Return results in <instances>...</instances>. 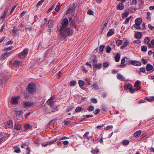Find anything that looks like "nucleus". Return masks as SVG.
<instances>
[{
  "instance_id": "obj_1",
  "label": "nucleus",
  "mask_w": 154,
  "mask_h": 154,
  "mask_svg": "<svg viewBox=\"0 0 154 154\" xmlns=\"http://www.w3.org/2000/svg\"><path fill=\"white\" fill-rule=\"evenodd\" d=\"M68 23V20L67 18L64 19L62 22V26L60 29L61 33L60 35L63 38L72 32V30L67 27Z\"/></svg>"
},
{
  "instance_id": "obj_2",
  "label": "nucleus",
  "mask_w": 154,
  "mask_h": 154,
  "mask_svg": "<svg viewBox=\"0 0 154 154\" xmlns=\"http://www.w3.org/2000/svg\"><path fill=\"white\" fill-rule=\"evenodd\" d=\"M27 89L29 93L32 94L35 91L36 86L34 83H31L28 85Z\"/></svg>"
},
{
  "instance_id": "obj_3",
  "label": "nucleus",
  "mask_w": 154,
  "mask_h": 154,
  "mask_svg": "<svg viewBox=\"0 0 154 154\" xmlns=\"http://www.w3.org/2000/svg\"><path fill=\"white\" fill-rule=\"evenodd\" d=\"M76 5L75 4H72L68 9L66 12V14H72L75 11Z\"/></svg>"
},
{
  "instance_id": "obj_4",
  "label": "nucleus",
  "mask_w": 154,
  "mask_h": 154,
  "mask_svg": "<svg viewBox=\"0 0 154 154\" xmlns=\"http://www.w3.org/2000/svg\"><path fill=\"white\" fill-rule=\"evenodd\" d=\"M57 140V139L56 138L50 141H48L47 142H45L43 143H42V146H43L44 147H45L46 146L49 145H50L53 143L55 142Z\"/></svg>"
},
{
  "instance_id": "obj_5",
  "label": "nucleus",
  "mask_w": 154,
  "mask_h": 154,
  "mask_svg": "<svg viewBox=\"0 0 154 154\" xmlns=\"http://www.w3.org/2000/svg\"><path fill=\"white\" fill-rule=\"evenodd\" d=\"M34 105L33 102L29 101H26L23 103V105L24 107H29Z\"/></svg>"
},
{
  "instance_id": "obj_6",
  "label": "nucleus",
  "mask_w": 154,
  "mask_h": 154,
  "mask_svg": "<svg viewBox=\"0 0 154 154\" xmlns=\"http://www.w3.org/2000/svg\"><path fill=\"white\" fill-rule=\"evenodd\" d=\"M128 63L134 66H140L141 64V63L140 62L135 61V60H130L128 61Z\"/></svg>"
},
{
  "instance_id": "obj_7",
  "label": "nucleus",
  "mask_w": 154,
  "mask_h": 154,
  "mask_svg": "<svg viewBox=\"0 0 154 154\" xmlns=\"http://www.w3.org/2000/svg\"><path fill=\"white\" fill-rule=\"evenodd\" d=\"M19 30V29L18 28L15 26H14L12 30V32L13 33V35L14 36H17L19 33H18L17 32Z\"/></svg>"
},
{
  "instance_id": "obj_8",
  "label": "nucleus",
  "mask_w": 154,
  "mask_h": 154,
  "mask_svg": "<svg viewBox=\"0 0 154 154\" xmlns=\"http://www.w3.org/2000/svg\"><path fill=\"white\" fill-rule=\"evenodd\" d=\"M22 63V62L20 61L16 60L13 63V66L16 67H18L20 66Z\"/></svg>"
},
{
  "instance_id": "obj_9",
  "label": "nucleus",
  "mask_w": 154,
  "mask_h": 154,
  "mask_svg": "<svg viewBox=\"0 0 154 154\" xmlns=\"http://www.w3.org/2000/svg\"><path fill=\"white\" fill-rule=\"evenodd\" d=\"M27 50L25 49L22 52L19 54V56L20 58H22V57H24L26 55H27Z\"/></svg>"
},
{
  "instance_id": "obj_10",
  "label": "nucleus",
  "mask_w": 154,
  "mask_h": 154,
  "mask_svg": "<svg viewBox=\"0 0 154 154\" xmlns=\"http://www.w3.org/2000/svg\"><path fill=\"white\" fill-rule=\"evenodd\" d=\"M18 98L16 97H12L11 101V103L13 104H16L18 101Z\"/></svg>"
},
{
  "instance_id": "obj_11",
  "label": "nucleus",
  "mask_w": 154,
  "mask_h": 154,
  "mask_svg": "<svg viewBox=\"0 0 154 154\" xmlns=\"http://www.w3.org/2000/svg\"><path fill=\"white\" fill-rule=\"evenodd\" d=\"M54 98L53 97H51L47 100V102L48 104L51 106H54Z\"/></svg>"
},
{
  "instance_id": "obj_12",
  "label": "nucleus",
  "mask_w": 154,
  "mask_h": 154,
  "mask_svg": "<svg viewBox=\"0 0 154 154\" xmlns=\"http://www.w3.org/2000/svg\"><path fill=\"white\" fill-rule=\"evenodd\" d=\"M11 52H6L4 54L2 55L1 57H0V60H4L5 58L7 57L8 56L11 54Z\"/></svg>"
},
{
  "instance_id": "obj_13",
  "label": "nucleus",
  "mask_w": 154,
  "mask_h": 154,
  "mask_svg": "<svg viewBox=\"0 0 154 154\" xmlns=\"http://www.w3.org/2000/svg\"><path fill=\"white\" fill-rule=\"evenodd\" d=\"M8 7H7L6 8L5 10L4 11L2 14V16L1 17V18L4 19L5 18L7 14V12L8 11Z\"/></svg>"
},
{
  "instance_id": "obj_14",
  "label": "nucleus",
  "mask_w": 154,
  "mask_h": 154,
  "mask_svg": "<svg viewBox=\"0 0 154 154\" xmlns=\"http://www.w3.org/2000/svg\"><path fill=\"white\" fill-rule=\"evenodd\" d=\"M142 19L140 18H137L135 21V24L137 25H140L142 23Z\"/></svg>"
},
{
  "instance_id": "obj_15",
  "label": "nucleus",
  "mask_w": 154,
  "mask_h": 154,
  "mask_svg": "<svg viewBox=\"0 0 154 154\" xmlns=\"http://www.w3.org/2000/svg\"><path fill=\"white\" fill-rule=\"evenodd\" d=\"M77 13V12L76 11L75 13H74L72 16L71 17H70L69 18V22H70L72 24H73V23H74V21H73L72 20V17H76V16Z\"/></svg>"
},
{
  "instance_id": "obj_16",
  "label": "nucleus",
  "mask_w": 154,
  "mask_h": 154,
  "mask_svg": "<svg viewBox=\"0 0 154 154\" xmlns=\"http://www.w3.org/2000/svg\"><path fill=\"white\" fill-rule=\"evenodd\" d=\"M140 83V82L139 81H136L135 83L134 87H136L137 90L139 89L140 88V86L139 85Z\"/></svg>"
},
{
  "instance_id": "obj_17",
  "label": "nucleus",
  "mask_w": 154,
  "mask_h": 154,
  "mask_svg": "<svg viewBox=\"0 0 154 154\" xmlns=\"http://www.w3.org/2000/svg\"><path fill=\"white\" fill-rule=\"evenodd\" d=\"M32 128V126L30 125L27 124L24 126V129L25 131H26L29 130V129H30Z\"/></svg>"
},
{
  "instance_id": "obj_18",
  "label": "nucleus",
  "mask_w": 154,
  "mask_h": 154,
  "mask_svg": "<svg viewBox=\"0 0 154 154\" xmlns=\"http://www.w3.org/2000/svg\"><path fill=\"white\" fill-rule=\"evenodd\" d=\"M6 125L9 128H11L13 126L12 121H9L6 123Z\"/></svg>"
},
{
  "instance_id": "obj_19",
  "label": "nucleus",
  "mask_w": 154,
  "mask_h": 154,
  "mask_svg": "<svg viewBox=\"0 0 154 154\" xmlns=\"http://www.w3.org/2000/svg\"><path fill=\"white\" fill-rule=\"evenodd\" d=\"M153 69V66L150 64H148L146 66V70L149 71L152 70Z\"/></svg>"
},
{
  "instance_id": "obj_20",
  "label": "nucleus",
  "mask_w": 154,
  "mask_h": 154,
  "mask_svg": "<svg viewBox=\"0 0 154 154\" xmlns=\"http://www.w3.org/2000/svg\"><path fill=\"white\" fill-rule=\"evenodd\" d=\"M141 132L140 131H138L135 132L134 134V137L136 138L138 137L140 135Z\"/></svg>"
},
{
  "instance_id": "obj_21",
  "label": "nucleus",
  "mask_w": 154,
  "mask_h": 154,
  "mask_svg": "<svg viewBox=\"0 0 154 154\" xmlns=\"http://www.w3.org/2000/svg\"><path fill=\"white\" fill-rule=\"evenodd\" d=\"M117 8L118 9L122 10L124 8V5L122 3H120L117 5Z\"/></svg>"
},
{
  "instance_id": "obj_22",
  "label": "nucleus",
  "mask_w": 154,
  "mask_h": 154,
  "mask_svg": "<svg viewBox=\"0 0 154 154\" xmlns=\"http://www.w3.org/2000/svg\"><path fill=\"white\" fill-rule=\"evenodd\" d=\"M129 14V12L128 11H126L123 13L122 14V18L124 19L126 18L128 16Z\"/></svg>"
},
{
  "instance_id": "obj_23",
  "label": "nucleus",
  "mask_w": 154,
  "mask_h": 154,
  "mask_svg": "<svg viewBox=\"0 0 154 154\" xmlns=\"http://www.w3.org/2000/svg\"><path fill=\"white\" fill-rule=\"evenodd\" d=\"M142 33L141 32H138L135 34L136 38L138 39H140L141 37Z\"/></svg>"
},
{
  "instance_id": "obj_24",
  "label": "nucleus",
  "mask_w": 154,
  "mask_h": 154,
  "mask_svg": "<svg viewBox=\"0 0 154 154\" xmlns=\"http://www.w3.org/2000/svg\"><path fill=\"white\" fill-rule=\"evenodd\" d=\"M150 40V38L149 37H147L145 38L144 39V43L145 44H148Z\"/></svg>"
},
{
  "instance_id": "obj_25",
  "label": "nucleus",
  "mask_w": 154,
  "mask_h": 154,
  "mask_svg": "<svg viewBox=\"0 0 154 154\" xmlns=\"http://www.w3.org/2000/svg\"><path fill=\"white\" fill-rule=\"evenodd\" d=\"M124 87L125 89H128L130 90V89L132 88V86L131 84L129 83L128 85H124Z\"/></svg>"
},
{
  "instance_id": "obj_26",
  "label": "nucleus",
  "mask_w": 154,
  "mask_h": 154,
  "mask_svg": "<svg viewBox=\"0 0 154 154\" xmlns=\"http://www.w3.org/2000/svg\"><path fill=\"white\" fill-rule=\"evenodd\" d=\"M117 77L118 79L122 81H124L125 80L124 77L119 74H118L117 75Z\"/></svg>"
},
{
  "instance_id": "obj_27",
  "label": "nucleus",
  "mask_w": 154,
  "mask_h": 154,
  "mask_svg": "<svg viewBox=\"0 0 154 154\" xmlns=\"http://www.w3.org/2000/svg\"><path fill=\"white\" fill-rule=\"evenodd\" d=\"M120 58V56L119 54H117L115 57V59L116 62H119V60Z\"/></svg>"
},
{
  "instance_id": "obj_28",
  "label": "nucleus",
  "mask_w": 154,
  "mask_h": 154,
  "mask_svg": "<svg viewBox=\"0 0 154 154\" xmlns=\"http://www.w3.org/2000/svg\"><path fill=\"white\" fill-rule=\"evenodd\" d=\"M21 128V125L20 124H16L14 126V128L15 129L19 130Z\"/></svg>"
},
{
  "instance_id": "obj_29",
  "label": "nucleus",
  "mask_w": 154,
  "mask_h": 154,
  "mask_svg": "<svg viewBox=\"0 0 154 154\" xmlns=\"http://www.w3.org/2000/svg\"><path fill=\"white\" fill-rule=\"evenodd\" d=\"M114 34V32L112 31V30L111 29H110L107 34V36H110Z\"/></svg>"
},
{
  "instance_id": "obj_30",
  "label": "nucleus",
  "mask_w": 154,
  "mask_h": 154,
  "mask_svg": "<svg viewBox=\"0 0 154 154\" xmlns=\"http://www.w3.org/2000/svg\"><path fill=\"white\" fill-rule=\"evenodd\" d=\"M53 23V21L52 20H50L48 21V27L49 28H51L52 26Z\"/></svg>"
},
{
  "instance_id": "obj_31",
  "label": "nucleus",
  "mask_w": 154,
  "mask_h": 154,
  "mask_svg": "<svg viewBox=\"0 0 154 154\" xmlns=\"http://www.w3.org/2000/svg\"><path fill=\"white\" fill-rule=\"evenodd\" d=\"M22 112L21 111H16V116H18L19 117V116H21V117H22Z\"/></svg>"
},
{
  "instance_id": "obj_32",
  "label": "nucleus",
  "mask_w": 154,
  "mask_h": 154,
  "mask_svg": "<svg viewBox=\"0 0 154 154\" xmlns=\"http://www.w3.org/2000/svg\"><path fill=\"white\" fill-rule=\"evenodd\" d=\"M91 152L92 153L94 154H98L99 151L97 149H93Z\"/></svg>"
},
{
  "instance_id": "obj_33",
  "label": "nucleus",
  "mask_w": 154,
  "mask_h": 154,
  "mask_svg": "<svg viewBox=\"0 0 154 154\" xmlns=\"http://www.w3.org/2000/svg\"><path fill=\"white\" fill-rule=\"evenodd\" d=\"M122 144L124 145H128L129 143V141L128 140H123L122 141Z\"/></svg>"
},
{
  "instance_id": "obj_34",
  "label": "nucleus",
  "mask_w": 154,
  "mask_h": 154,
  "mask_svg": "<svg viewBox=\"0 0 154 154\" xmlns=\"http://www.w3.org/2000/svg\"><path fill=\"white\" fill-rule=\"evenodd\" d=\"M94 66L97 68L100 69L102 66V64L101 63H96Z\"/></svg>"
},
{
  "instance_id": "obj_35",
  "label": "nucleus",
  "mask_w": 154,
  "mask_h": 154,
  "mask_svg": "<svg viewBox=\"0 0 154 154\" xmlns=\"http://www.w3.org/2000/svg\"><path fill=\"white\" fill-rule=\"evenodd\" d=\"M106 52L108 53H109L111 50V48L110 47L109 45H108L106 47Z\"/></svg>"
},
{
  "instance_id": "obj_36",
  "label": "nucleus",
  "mask_w": 154,
  "mask_h": 154,
  "mask_svg": "<svg viewBox=\"0 0 154 154\" xmlns=\"http://www.w3.org/2000/svg\"><path fill=\"white\" fill-rule=\"evenodd\" d=\"M149 45L152 47V48H154V40L152 39L151 40L150 43L149 44Z\"/></svg>"
},
{
  "instance_id": "obj_37",
  "label": "nucleus",
  "mask_w": 154,
  "mask_h": 154,
  "mask_svg": "<svg viewBox=\"0 0 154 154\" xmlns=\"http://www.w3.org/2000/svg\"><path fill=\"white\" fill-rule=\"evenodd\" d=\"M92 60L93 62V65L94 66L97 63V60L96 57H94L92 59Z\"/></svg>"
},
{
  "instance_id": "obj_38",
  "label": "nucleus",
  "mask_w": 154,
  "mask_h": 154,
  "mask_svg": "<svg viewBox=\"0 0 154 154\" xmlns=\"http://www.w3.org/2000/svg\"><path fill=\"white\" fill-rule=\"evenodd\" d=\"M15 149L14 150V152L17 153H19L20 152V150L19 147H15Z\"/></svg>"
},
{
  "instance_id": "obj_39",
  "label": "nucleus",
  "mask_w": 154,
  "mask_h": 154,
  "mask_svg": "<svg viewBox=\"0 0 154 154\" xmlns=\"http://www.w3.org/2000/svg\"><path fill=\"white\" fill-rule=\"evenodd\" d=\"M6 81V79L5 78H4L2 79H0V82L2 84H4L5 82Z\"/></svg>"
},
{
  "instance_id": "obj_40",
  "label": "nucleus",
  "mask_w": 154,
  "mask_h": 154,
  "mask_svg": "<svg viewBox=\"0 0 154 154\" xmlns=\"http://www.w3.org/2000/svg\"><path fill=\"white\" fill-rule=\"evenodd\" d=\"M141 50L143 51H147V47L146 46H143L141 48Z\"/></svg>"
},
{
  "instance_id": "obj_41",
  "label": "nucleus",
  "mask_w": 154,
  "mask_h": 154,
  "mask_svg": "<svg viewBox=\"0 0 154 154\" xmlns=\"http://www.w3.org/2000/svg\"><path fill=\"white\" fill-rule=\"evenodd\" d=\"M133 26L136 28L137 29H140L141 27L140 25H137V24H134L133 25Z\"/></svg>"
},
{
  "instance_id": "obj_42",
  "label": "nucleus",
  "mask_w": 154,
  "mask_h": 154,
  "mask_svg": "<svg viewBox=\"0 0 154 154\" xmlns=\"http://www.w3.org/2000/svg\"><path fill=\"white\" fill-rule=\"evenodd\" d=\"M76 81L74 80L70 82V85L71 86H75L76 84Z\"/></svg>"
},
{
  "instance_id": "obj_43",
  "label": "nucleus",
  "mask_w": 154,
  "mask_h": 154,
  "mask_svg": "<svg viewBox=\"0 0 154 154\" xmlns=\"http://www.w3.org/2000/svg\"><path fill=\"white\" fill-rule=\"evenodd\" d=\"M54 7V5H52L51 7L50 8L48 9V11H47V13H49L51 11Z\"/></svg>"
},
{
  "instance_id": "obj_44",
  "label": "nucleus",
  "mask_w": 154,
  "mask_h": 154,
  "mask_svg": "<svg viewBox=\"0 0 154 154\" xmlns=\"http://www.w3.org/2000/svg\"><path fill=\"white\" fill-rule=\"evenodd\" d=\"M82 109V108L81 107H77L75 109V111L76 112H78L80 111Z\"/></svg>"
},
{
  "instance_id": "obj_45",
  "label": "nucleus",
  "mask_w": 154,
  "mask_h": 154,
  "mask_svg": "<svg viewBox=\"0 0 154 154\" xmlns=\"http://www.w3.org/2000/svg\"><path fill=\"white\" fill-rule=\"evenodd\" d=\"M125 62V57H124L121 60V64H123L122 66H125L126 65L125 64H123Z\"/></svg>"
},
{
  "instance_id": "obj_46",
  "label": "nucleus",
  "mask_w": 154,
  "mask_h": 154,
  "mask_svg": "<svg viewBox=\"0 0 154 154\" xmlns=\"http://www.w3.org/2000/svg\"><path fill=\"white\" fill-rule=\"evenodd\" d=\"M79 85L80 86H82L84 84V82L82 80H79Z\"/></svg>"
},
{
  "instance_id": "obj_47",
  "label": "nucleus",
  "mask_w": 154,
  "mask_h": 154,
  "mask_svg": "<svg viewBox=\"0 0 154 154\" xmlns=\"http://www.w3.org/2000/svg\"><path fill=\"white\" fill-rule=\"evenodd\" d=\"M105 47V45H103L100 46V51L102 52L103 51V49Z\"/></svg>"
},
{
  "instance_id": "obj_48",
  "label": "nucleus",
  "mask_w": 154,
  "mask_h": 154,
  "mask_svg": "<svg viewBox=\"0 0 154 154\" xmlns=\"http://www.w3.org/2000/svg\"><path fill=\"white\" fill-rule=\"evenodd\" d=\"M103 66L105 68L109 66V64L106 62L103 63Z\"/></svg>"
},
{
  "instance_id": "obj_49",
  "label": "nucleus",
  "mask_w": 154,
  "mask_h": 154,
  "mask_svg": "<svg viewBox=\"0 0 154 154\" xmlns=\"http://www.w3.org/2000/svg\"><path fill=\"white\" fill-rule=\"evenodd\" d=\"M87 13L89 15H92L93 14V12L91 9H89Z\"/></svg>"
},
{
  "instance_id": "obj_50",
  "label": "nucleus",
  "mask_w": 154,
  "mask_h": 154,
  "mask_svg": "<svg viewBox=\"0 0 154 154\" xmlns=\"http://www.w3.org/2000/svg\"><path fill=\"white\" fill-rule=\"evenodd\" d=\"M44 1L45 0H41L40 1H39L37 5V6H38L40 5L42 3L44 2Z\"/></svg>"
},
{
  "instance_id": "obj_51",
  "label": "nucleus",
  "mask_w": 154,
  "mask_h": 154,
  "mask_svg": "<svg viewBox=\"0 0 154 154\" xmlns=\"http://www.w3.org/2000/svg\"><path fill=\"white\" fill-rule=\"evenodd\" d=\"M116 44L119 45H121L122 44V41L121 40H117L116 41Z\"/></svg>"
},
{
  "instance_id": "obj_52",
  "label": "nucleus",
  "mask_w": 154,
  "mask_h": 154,
  "mask_svg": "<svg viewBox=\"0 0 154 154\" xmlns=\"http://www.w3.org/2000/svg\"><path fill=\"white\" fill-rule=\"evenodd\" d=\"M60 5H58L56 6V8H55V11H58L60 10Z\"/></svg>"
},
{
  "instance_id": "obj_53",
  "label": "nucleus",
  "mask_w": 154,
  "mask_h": 154,
  "mask_svg": "<svg viewBox=\"0 0 154 154\" xmlns=\"http://www.w3.org/2000/svg\"><path fill=\"white\" fill-rule=\"evenodd\" d=\"M26 29L28 31H30L32 30V28L31 27H26Z\"/></svg>"
},
{
  "instance_id": "obj_54",
  "label": "nucleus",
  "mask_w": 154,
  "mask_h": 154,
  "mask_svg": "<svg viewBox=\"0 0 154 154\" xmlns=\"http://www.w3.org/2000/svg\"><path fill=\"white\" fill-rule=\"evenodd\" d=\"M113 128V126L112 125L107 126L106 128V130H109L110 129H112Z\"/></svg>"
},
{
  "instance_id": "obj_55",
  "label": "nucleus",
  "mask_w": 154,
  "mask_h": 154,
  "mask_svg": "<svg viewBox=\"0 0 154 154\" xmlns=\"http://www.w3.org/2000/svg\"><path fill=\"white\" fill-rule=\"evenodd\" d=\"M65 125H67L71 122V121L70 120L65 121H64Z\"/></svg>"
},
{
  "instance_id": "obj_56",
  "label": "nucleus",
  "mask_w": 154,
  "mask_h": 154,
  "mask_svg": "<svg viewBox=\"0 0 154 154\" xmlns=\"http://www.w3.org/2000/svg\"><path fill=\"white\" fill-rule=\"evenodd\" d=\"M94 109V107L92 106H90L88 108V110L89 111H92Z\"/></svg>"
},
{
  "instance_id": "obj_57",
  "label": "nucleus",
  "mask_w": 154,
  "mask_h": 154,
  "mask_svg": "<svg viewBox=\"0 0 154 154\" xmlns=\"http://www.w3.org/2000/svg\"><path fill=\"white\" fill-rule=\"evenodd\" d=\"M131 17L130 16L128 18H127L126 20H125V22H124V23H127L129 21V20L130 19V18Z\"/></svg>"
},
{
  "instance_id": "obj_58",
  "label": "nucleus",
  "mask_w": 154,
  "mask_h": 154,
  "mask_svg": "<svg viewBox=\"0 0 154 154\" xmlns=\"http://www.w3.org/2000/svg\"><path fill=\"white\" fill-rule=\"evenodd\" d=\"M16 6H17V5H15V6H14L12 8L11 10V12L10 14H12V13L14 11L15 8L16 7Z\"/></svg>"
},
{
  "instance_id": "obj_59",
  "label": "nucleus",
  "mask_w": 154,
  "mask_h": 154,
  "mask_svg": "<svg viewBox=\"0 0 154 154\" xmlns=\"http://www.w3.org/2000/svg\"><path fill=\"white\" fill-rule=\"evenodd\" d=\"M128 42L126 41L124 42L123 44V46L124 47H126L128 45Z\"/></svg>"
},
{
  "instance_id": "obj_60",
  "label": "nucleus",
  "mask_w": 154,
  "mask_h": 154,
  "mask_svg": "<svg viewBox=\"0 0 154 154\" xmlns=\"http://www.w3.org/2000/svg\"><path fill=\"white\" fill-rule=\"evenodd\" d=\"M4 137V135L2 133H0V141L2 140Z\"/></svg>"
},
{
  "instance_id": "obj_61",
  "label": "nucleus",
  "mask_w": 154,
  "mask_h": 154,
  "mask_svg": "<svg viewBox=\"0 0 154 154\" xmlns=\"http://www.w3.org/2000/svg\"><path fill=\"white\" fill-rule=\"evenodd\" d=\"M30 152V149L29 147H27L26 148V153L27 154H29Z\"/></svg>"
},
{
  "instance_id": "obj_62",
  "label": "nucleus",
  "mask_w": 154,
  "mask_h": 154,
  "mask_svg": "<svg viewBox=\"0 0 154 154\" xmlns=\"http://www.w3.org/2000/svg\"><path fill=\"white\" fill-rule=\"evenodd\" d=\"M82 70L83 71L85 72H88V70H87L83 66L82 67Z\"/></svg>"
},
{
  "instance_id": "obj_63",
  "label": "nucleus",
  "mask_w": 154,
  "mask_h": 154,
  "mask_svg": "<svg viewBox=\"0 0 154 154\" xmlns=\"http://www.w3.org/2000/svg\"><path fill=\"white\" fill-rule=\"evenodd\" d=\"M100 110L99 109H97L96 111L94 112L95 115H97L98 113Z\"/></svg>"
},
{
  "instance_id": "obj_64",
  "label": "nucleus",
  "mask_w": 154,
  "mask_h": 154,
  "mask_svg": "<svg viewBox=\"0 0 154 154\" xmlns=\"http://www.w3.org/2000/svg\"><path fill=\"white\" fill-rule=\"evenodd\" d=\"M91 101L94 103H96L97 102L96 99L94 98L91 99Z\"/></svg>"
}]
</instances>
